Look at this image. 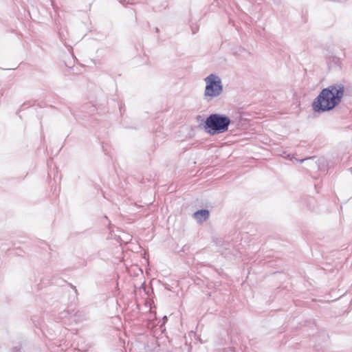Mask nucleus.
Returning <instances> with one entry per match:
<instances>
[{
    "mask_svg": "<svg viewBox=\"0 0 352 352\" xmlns=\"http://www.w3.org/2000/svg\"><path fill=\"white\" fill-rule=\"evenodd\" d=\"M344 91L342 83H335L322 89L311 104L313 111L321 113L333 110L341 102Z\"/></svg>",
    "mask_w": 352,
    "mask_h": 352,
    "instance_id": "1",
    "label": "nucleus"
},
{
    "mask_svg": "<svg viewBox=\"0 0 352 352\" xmlns=\"http://www.w3.org/2000/svg\"><path fill=\"white\" fill-rule=\"evenodd\" d=\"M230 123L231 120L226 115L212 113L206 118L204 129L209 135H214L226 132Z\"/></svg>",
    "mask_w": 352,
    "mask_h": 352,
    "instance_id": "2",
    "label": "nucleus"
},
{
    "mask_svg": "<svg viewBox=\"0 0 352 352\" xmlns=\"http://www.w3.org/2000/svg\"><path fill=\"white\" fill-rule=\"evenodd\" d=\"M206 87L204 91V97L206 99L212 100L219 96L223 92V85L221 78L211 74L204 79Z\"/></svg>",
    "mask_w": 352,
    "mask_h": 352,
    "instance_id": "3",
    "label": "nucleus"
},
{
    "mask_svg": "<svg viewBox=\"0 0 352 352\" xmlns=\"http://www.w3.org/2000/svg\"><path fill=\"white\" fill-rule=\"evenodd\" d=\"M195 219L199 223L206 221L209 217V211L206 209L199 210L193 214Z\"/></svg>",
    "mask_w": 352,
    "mask_h": 352,
    "instance_id": "4",
    "label": "nucleus"
},
{
    "mask_svg": "<svg viewBox=\"0 0 352 352\" xmlns=\"http://www.w3.org/2000/svg\"><path fill=\"white\" fill-rule=\"evenodd\" d=\"M21 346L20 345L16 346L13 348L12 352H21Z\"/></svg>",
    "mask_w": 352,
    "mask_h": 352,
    "instance_id": "5",
    "label": "nucleus"
},
{
    "mask_svg": "<svg viewBox=\"0 0 352 352\" xmlns=\"http://www.w3.org/2000/svg\"><path fill=\"white\" fill-rule=\"evenodd\" d=\"M61 314L63 315L62 317H67L69 314L67 311H64Z\"/></svg>",
    "mask_w": 352,
    "mask_h": 352,
    "instance_id": "6",
    "label": "nucleus"
},
{
    "mask_svg": "<svg viewBox=\"0 0 352 352\" xmlns=\"http://www.w3.org/2000/svg\"><path fill=\"white\" fill-rule=\"evenodd\" d=\"M289 156H290V155H289V154H288V155H287L286 156H285V157H286V158H289Z\"/></svg>",
    "mask_w": 352,
    "mask_h": 352,
    "instance_id": "7",
    "label": "nucleus"
},
{
    "mask_svg": "<svg viewBox=\"0 0 352 352\" xmlns=\"http://www.w3.org/2000/svg\"><path fill=\"white\" fill-rule=\"evenodd\" d=\"M307 160V159H302V160H300V162H304V161H305V160Z\"/></svg>",
    "mask_w": 352,
    "mask_h": 352,
    "instance_id": "8",
    "label": "nucleus"
}]
</instances>
